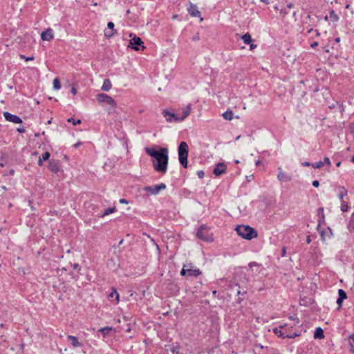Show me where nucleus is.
Wrapping results in <instances>:
<instances>
[{"instance_id":"2","label":"nucleus","mask_w":354,"mask_h":354,"mask_svg":"<svg viewBox=\"0 0 354 354\" xmlns=\"http://www.w3.org/2000/svg\"><path fill=\"white\" fill-rule=\"evenodd\" d=\"M190 112H191V106L188 105L184 109L183 113L179 116L176 115L175 113H171L167 110H164L162 111V114L167 122H181V121L184 120L189 115Z\"/></svg>"},{"instance_id":"42","label":"nucleus","mask_w":354,"mask_h":354,"mask_svg":"<svg viewBox=\"0 0 354 354\" xmlns=\"http://www.w3.org/2000/svg\"><path fill=\"white\" fill-rule=\"evenodd\" d=\"M324 162L326 165H330V161L328 157L324 158Z\"/></svg>"},{"instance_id":"48","label":"nucleus","mask_w":354,"mask_h":354,"mask_svg":"<svg viewBox=\"0 0 354 354\" xmlns=\"http://www.w3.org/2000/svg\"><path fill=\"white\" fill-rule=\"evenodd\" d=\"M335 41L336 42H339L340 41V38L339 37H337L335 39Z\"/></svg>"},{"instance_id":"32","label":"nucleus","mask_w":354,"mask_h":354,"mask_svg":"<svg viewBox=\"0 0 354 354\" xmlns=\"http://www.w3.org/2000/svg\"><path fill=\"white\" fill-rule=\"evenodd\" d=\"M203 229H204V228H203V227H201L198 230V232H197V236H198L200 239H205V240H206V238H205L204 236H203V233H202V232H203Z\"/></svg>"},{"instance_id":"36","label":"nucleus","mask_w":354,"mask_h":354,"mask_svg":"<svg viewBox=\"0 0 354 354\" xmlns=\"http://www.w3.org/2000/svg\"><path fill=\"white\" fill-rule=\"evenodd\" d=\"M281 328L283 329V330H286L288 333H290V328H288L286 324L281 325Z\"/></svg>"},{"instance_id":"18","label":"nucleus","mask_w":354,"mask_h":354,"mask_svg":"<svg viewBox=\"0 0 354 354\" xmlns=\"http://www.w3.org/2000/svg\"><path fill=\"white\" fill-rule=\"evenodd\" d=\"M110 298L115 299V304H118L120 302V295L115 288H111V292L109 295Z\"/></svg>"},{"instance_id":"54","label":"nucleus","mask_w":354,"mask_h":354,"mask_svg":"<svg viewBox=\"0 0 354 354\" xmlns=\"http://www.w3.org/2000/svg\"><path fill=\"white\" fill-rule=\"evenodd\" d=\"M259 162H260V161H259V160H258V161L256 162V165H259Z\"/></svg>"},{"instance_id":"56","label":"nucleus","mask_w":354,"mask_h":354,"mask_svg":"<svg viewBox=\"0 0 354 354\" xmlns=\"http://www.w3.org/2000/svg\"><path fill=\"white\" fill-rule=\"evenodd\" d=\"M48 124L51 123V120H48Z\"/></svg>"},{"instance_id":"23","label":"nucleus","mask_w":354,"mask_h":354,"mask_svg":"<svg viewBox=\"0 0 354 354\" xmlns=\"http://www.w3.org/2000/svg\"><path fill=\"white\" fill-rule=\"evenodd\" d=\"M242 39L245 44H251L252 41V37L249 32L245 33L242 36Z\"/></svg>"},{"instance_id":"33","label":"nucleus","mask_w":354,"mask_h":354,"mask_svg":"<svg viewBox=\"0 0 354 354\" xmlns=\"http://www.w3.org/2000/svg\"><path fill=\"white\" fill-rule=\"evenodd\" d=\"M323 165H324L323 162L319 161V162H316L315 165H313V167L315 169H317V168L322 167Z\"/></svg>"},{"instance_id":"30","label":"nucleus","mask_w":354,"mask_h":354,"mask_svg":"<svg viewBox=\"0 0 354 354\" xmlns=\"http://www.w3.org/2000/svg\"><path fill=\"white\" fill-rule=\"evenodd\" d=\"M348 203L345 201H342L341 210L342 212H346V211H348Z\"/></svg>"},{"instance_id":"13","label":"nucleus","mask_w":354,"mask_h":354,"mask_svg":"<svg viewBox=\"0 0 354 354\" xmlns=\"http://www.w3.org/2000/svg\"><path fill=\"white\" fill-rule=\"evenodd\" d=\"M226 171V165L223 162H219L216 165L215 168L214 169L213 173L218 176L221 174H224Z\"/></svg>"},{"instance_id":"5","label":"nucleus","mask_w":354,"mask_h":354,"mask_svg":"<svg viewBox=\"0 0 354 354\" xmlns=\"http://www.w3.org/2000/svg\"><path fill=\"white\" fill-rule=\"evenodd\" d=\"M129 37L131 39L129 41V47H130L131 48H132L136 51L140 50V47L142 48V50L145 49L144 43L140 37H138L136 35H133L132 33H131L129 35Z\"/></svg>"},{"instance_id":"49","label":"nucleus","mask_w":354,"mask_h":354,"mask_svg":"<svg viewBox=\"0 0 354 354\" xmlns=\"http://www.w3.org/2000/svg\"><path fill=\"white\" fill-rule=\"evenodd\" d=\"M78 266H78V264H75V265L73 266V268H74L75 269H77V268H78Z\"/></svg>"},{"instance_id":"16","label":"nucleus","mask_w":354,"mask_h":354,"mask_svg":"<svg viewBox=\"0 0 354 354\" xmlns=\"http://www.w3.org/2000/svg\"><path fill=\"white\" fill-rule=\"evenodd\" d=\"M186 268L189 277H198L201 274V272L198 268H192L191 266H186Z\"/></svg>"},{"instance_id":"40","label":"nucleus","mask_w":354,"mask_h":354,"mask_svg":"<svg viewBox=\"0 0 354 354\" xmlns=\"http://www.w3.org/2000/svg\"><path fill=\"white\" fill-rule=\"evenodd\" d=\"M71 93H73V95H75L76 93H77V89L75 86H72L71 88Z\"/></svg>"},{"instance_id":"29","label":"nucleus","mask_w":354,"mask_h":354,"mask_svg":"<svg viewBox=\"0 0 354 354\" xmlns=\"http://www.w3.org/2000/svg\"><path fill=\"white\" fill-rule=\"evenodd\" d=\"M347 194H348L347 190L346 189H344V187H342L341 189V192L339 194V198L341 200H342L343 198L347 195Z\"/></svg>"},{"instance_id":"19","label":"nucleus","mask_w":354,"mask_h":354,"mask_svg":"<svg viewBox=\"0 0 354 354\" xmlns=\"http://www.w3.org/2000/svg\"><path fill=\"white\" fill-rule=\"evenodd\" d=\"M222 116L223 117L224 119L227 120H232V119L234 118V113L232 110L230 109H228L226 111H225L223 114H222ZM235 118H239V116H236Z\"/></svg>"},{"instance_id":"1","label":"nucleus","mask_w":354,"mask_h":354,"mask_svg":"<svg viewBox=\"0 0 354 354\" xmlns=\"http://www.w3.org/2000/svg\"><path fill=\"white\" fill-rule=\"evenodd\" d=\"M146 152L152 158V163L154 169L161 174H165L167 171L169 162V151L167 148H160L156 150L153 147H147Z\"/></svg>"},{"instance_id":"38","label":"nucleus","mask_w":354,"mask_h":354,"mask_svg":"<svg viewBox=\"0 0 354 354\" xmlns=\"http://www.w3.org/2000/svg\"><path fill=\"white\" fill-rule=\"evenodd\" d=\"M197 174L200 178H203L204 177V172L203 171H198Z\"/></svg>"},{"instance_id":"31","label":"nucleus","mask_w":354,"mask_h":354,"mask_svg":"<svg viewBox=\"0 0 354 354\" xmlns=\"http://www.w3.org/2000/svg\"><path fill=\"white\" fill-rule=\"evenodd\" d=\"M67 121L68 122H72L73 125H76V124H81V120H75L73 118H70L67 120Z\"/></svg>"},{"instance_id":"25","label":"nucleus","mask_w":354,"mask_h":354,"mask_svg":"<svg viewBox=\"0 0 354 354\" xmlns=\"http://www.w3.org/2000/svg\"><path fill=\"white\" fill-rule=\"evenodd\" d=\"M68 339L71 340L72 344L75 347H77L80 346V343L78 342V339L76 337L73 335H69Z\"/></svg>"},{"instance_id":"9","label":"nucleus","mask_w":354,"mask_h":354,"mask_svg":"<svg viewBox=\"0 0 354 354\" xmlns=\"http://www.w3.org/2000/svg\"><path fill=\"white\" fill-rule=\"evenodd\" d=\"M3 116L6 118L7 121H9L10 122L15 123V124H21L22 123L21 119L14 114H12L9 112H4Z\"/></svg>"},{"instance_id":"27","label":"nucleus","mask_w":354,"mask_h":354,"mask_svg":"<svg viewBox=\"0 0 354 354\" xmlns=\"http://www.w3.org/2000/svg\"><path fill=\"white\" fill-rule=\"evenodd\" d=\"M330 18L333 21H337L338 19H339V17L337 16V15L335 12L334 10H330Z\"/></svg>"},{"instance_id":"7","label":"nucleus","mask_w":354,"mask_h":354,"mask_svg":"<svg viewBox=\"0 0 354 354\" xmlns=\"http://www.w3.org/2000/svg\"><path fill=\"white\" fill-rule=\"evenodd\" d=\"M273 332L279 337L285 338H294L298 335L295 333H288L286 330H283V329L281 328V326L279 327H276L273 329Z\"/></svg>"},{"instance_id":"12","label":"nucleus","mask_w":354,"mask_h":354,"mask_svg":"<svg viewBox=\"0 0 354 354\" xmlns=\"http://www.w3.org/2000/svg\"><path fill=\"white\" fill-rule=\"evenodd\" d=\"M48 169L52 172L57 174L60 171V162L58 160H50L48 165Z\"/></svg>"},{"instance_id":"35","label":"nucleus","mask_w":354,"mask_h":354,"mask_svg":"<svg viewBox=\"0 0 354 354\" xmlns=\"http://www.w3.org/2000/svg\"><path fill=\"white\" fill-rule=\"evenodd\" d=\"M187 274V268H186V266H184L181 270V272H180V275L181 276H185Z\"/></svg>"},{"instance_id":"11","label":"nucleus","mask_w":354,"mask_h":354,"mask_svg":"<svg viewBox=\"0 0 354 354\" xmlns=\"http://www.w3.org/2000/svg\"><path fill=\"white\" fill-rule=\"evenodd\" d=\"M54 37V32L52 28H47L41 34V38L43 41H50Z\"/></svg>"},{"instance_id":"14","label":"nucleus","mask_w":354,"mask_h":354,"mask_svg":"<svg viewBox=\"0 0 354 354\" xmlns=\"http://www.w3.org/2000/svg\"><path fill=\"white\" fill-rule=\"evenodd\" d=\"M165 188L166 185L164 183H160L156 185L154 187H147L146 190L150 192L151 194L155 195L158 194L160 190L165 189Z\"/></svg>"},{"instance_id":"17","label":"nucleus","mask_w":354,"mask_h":354,"mask_svg":"<svg viewBox=\"0 0 354 354\" xmlns=\"http://www.w3.org/2000/svg\"><path fill=\"white\" fill-rule=\"evenodd\" d=\"M277 178L280 180V181H288L291 179L290 176L287 175L286 174H285L281 168H279V173H278V175H277Z\"/></svg>"},{"instance_id":"6","label":"nucleus","mask_w":354,"mask_h":354,"mask_svg":"<svg viewBox=\"0 0 354 354\" xmlns=\"http://www.w3.org/2000/svg\"><path fill=\"white\" fill-rule=\"evenodd\" d=\"M96 98L100 103L106 104L113 108H115L116 106L115 101L108 95L100 93L96 95Z\"/></svg>"},{"instance_id":"21","label":"nucleus","mask_w":354,"mask_h":354,"mask_svg":"<svg viewBox=\"0 0 354 354\" xmlns=\"http://www.w3.org/2000/svg\"><path fill=\"white\" fill-rule=\"evenodd\" d=\"M313 337L315 339H324V334L323 329L321 327H317L315 329Z\"/></svg>"},{"instance_id":"57","label":"nucleus","mask_w":354,"mask_h":354,"mask_svg":"<svg viewBox=\"0 0 354 354\" xmlns=\"http://www.w3.org/2000/svg\"><path fill=\"white\" fill-rule=\"evenodd\" d=\"M156 248L158 250H159V246L158 245H156Z\"/></svg>"},{"instance_id":"37","label":"nucleus","mask_w":354,"mask_h":354,"mask_svg":"<svg viewBox=\"0 0 354 354\" xmlns=\"http://www.w3.org/2000/svg\"><path fill=\"white\" fill-rule=\"evenodd\" d=\"M350 337L353 339V344L351 345V347H352L351 351L354 353V334L351 335Z\"/></svg>"},{"instance_id":"39","label":"nucleus","mask_w":354,"mask_h":354,"mask_svg":"<svg viewBox=\"0 0 354 354\" xmlns=\"http://www.w3.org/2000/svg\"><path fill=\"white\" fill-rule=\"evenodd\" d=\"M120 203H122V204H128L129 203V201H127L126 199L124 198H121L120 199Z\"/></svg>"},{"instance_id":"10","label":"nucleus","mask_w":354,"mask_h":354,"mask_svg":"<svg viewBox=\"0 0 354 354\" xmlns=\"http://www.w3.org/2000/svg\"><path fill=\"white\" fill-rule=\"evenodd\" d=\"M114 26H115L114 24L111 21H110L107 24V27L109 29V30L104 31V35L106 38H108V39L111 38L113 36H114L116 34L117 31L114 28Z\"/></svg>"},{"instance_id":"28","label":"nucleus","mask_w":354,"mask_h":354,"mask_svg":"<svg viewBox=\"0 0 354 354\" xmlns=\"http://www.w3.org/2000/svg\"><path fill=\"white\" fill-rule=\"evenodd\" d=\"M115 211V207H110V208H108L106 209L104 212L103 213V214L102 215V216H105L106 215H109L113 212H114Z\"/></svg>"},{"instance_id":"24","label":"nucleus","mask_w":354,"mask_h":354,"mask_svg":"<svg viewBox=\"0 0 354 354\" xmlns=\"http://www.w3.org/2000/svg\"><path fill=\"white\" fill-rule=\"evenodd\" d=\"M50 158V153L49 152H45L43 155H42V157H40L39 158V160H38V165L39 166H41L43 163L44 161H46L47 160H48Z\"/></svg>"},{"instance_id":"50","label":"nucleus","mask_w":354,"mask_h":354,"mask_svg":"<svg viewBox=\"0 0 354 354\" xmlns=\"http://www.w3.org/2000/svg\"><path fill=\"white\" fill-rule=\"evenodd\" d=\"M306 242H307L308 243H309L310 242V237H308V239H307V240H306Z\"/></svg>"},{"instance_id":"41","label":"nucleus","mask_w":354,"mask_h":354,"mask_svg":"<svg viewBox=\"0 0 354 354\" xmlns=\"http://www.w3.org/2000/svg\"><path fill=\"white\" fill-rule=\"evenodd\" d=\"M313 185L315 187H318L319 185V183L318 180H314L313 182Z\"/></svg>"},{"instance_id":"3","label":"nucleus","mask_w":354,"mask_h":354,"mask_svg":"<svg viewBox=\"0 0 354 354\" xmlns=\"http://www.w3.org/2000/svg\"><path fill=\"white\" fill-rule=\"evenodd\" d=\"M237 234L242 238L251 240L257 237V232L252 227L247 225H239L236 227Z\"/></svg>"},{"instance_id":"20","label":"nucleus","mask_w":354,"mask_h":354,"mask_svg":"<svg viewBox=\"0 0 354 354\" xmlns=\"http://www.w3.org/2000/svg\"><path fill=\"white\" fill-rule=\"evenodd\" d=\"M99 331L102 332L103 337H105L110 333V332L113 331L115 333V332H116V330H115V328H114L113 327L105 326V327L101 328L99 330Z\"/></svg>"},{"instance_id":"52","label":"nucleus","mask_w":354,"mask_h":354,"mask_svg":"<svg viewBox=\"0 0 354 354\" xmlns=\"http://www.w3.org/2000/svg\"><path fill=\"white\" fill-rule=\"evenodd\" d=\"M349 7H350L349 4H346V6H345V8H346V9L349 8Z\"/></svg>"},{"instance_id":"4","label":"nucleus","mask_w":354,"mask_h":354,"mask_svg":"<svg viewBox=\"0 0 354 354\" xmlns=\"http://www.w3.org/2000/svg\"><path fill=\"white\" fill-rule=\"evenodd\" d=\"M188 151L189 147L187 144L185 142H181L178 147V159L184 168L187 167Z\"/></svg>"},{"instance_id":"46","label":"nucleus","mask_w":354,"mask_h":354,"mask_svg":"<svg viewBox=\"0 0 354 354\" xmlns=\"http://www.w3.org/2000/svg\"><path fill=\"white\" fill-rule=\"evenodd\" d=\"M317 46V41H315V42H314V43H313V44H311V47H312V48H315V46Z\"/></svg>"},{"instance_id":"43","label":"nucleus","mask_w":354,"mask_h":354,"mask_svg":"<svg viewBox=\"0 0 354 354\" xmlns=\"http://www.w3.org/2000/svg\"><path fill=\"white\" fill-rule=\"evenodd\" d=\"M246 178L248 181H252L254 179V175L246 176Z\"/></svg>"},{"instance_id":"47","label":"nucleus","mask_w":354,"mask_h":354,"mask_svg":"<svg viewBox=\"0 0 354 354\" xmlns=\"http://www.w3.org/2000/svg\"><path fill=\"white\" fill-rule=\"evenodd\" d=\"M302 165H303V166H309V165H310V162H303V163H302Z\"/></svg>"},{"instance_id":"34","label":"nucleus","mask_w":354,"mask_h":354,"mask_svg":"<svg viewBox=\"0 0 354 354\" xmlns=\"http://www.w3.org/2000/svg\"><path fill=\"white\" fill-rule=\"evenodd\" d=\"M20 57L25 59L26 61H32L34 59V57L33 56H31V57H25L24 55H20Z\"/></svg>"},{"instance_id":"44","label":"nucleus","mask_w":354,"mask_h":354,"mask_svg":"<svg viewBox=\"0 0 354 354\" xmlns=\"http://www.w3.org/2000/svg\"><path fill=\"white\" fill-rule=\"evenodd\" d=\"M249 45H250V50H253L257 47V46L255 44H254L252 41L251 44H249Z\"/></svg>"},{"instance_id":"8","label":"nucleus","mask_w":354,"mask_h":354,"mask_svg":"<svg viewBox=\"0 0 354 354\" xmlns=\"http://www.w3.org/2000/svg\"><path fill=\"white\" fill-rule=\"evenodd\" d=\"M187 11L192 17H200V21H202L203 18L201 17V12L198 10V7L196 4L192 2L189 3Z\"/></svg>"},{"instance_id":"22","label":"nucleus","mask_w":354,"mask_h":354,"mask_svg":"<svg viewBox=\"0 0 354 354\" xmlns=\"http://www.w3.org/2000/svg\"><path fill=\"white\" fill-rule=\"evenodd\" d=\"M101 88L104 91H110V89L111 88V81L109 79L104 80Z\"/></svg>"},{"instance_id":"15","label":"nucleus","mask_w":354,"mask_h":354,"mask_svg":"<svg viewBox=\"0 0 354 354\" xmlns=\"http://www.w3.org/2000/svg\"><path fill=\"white\" fill-rule=\"evenodd\" d=\"M338 295L339 297L337 299V304L338 305V309H340L342 306L343 301L346 299L347 296L345 291L342 289L338 290Z\"/></svg>"},{"instance_id":"45","label":"nucleus","mask_w":354,"mask_h":354,"mask_svg":"<svg viewBox=\"0 0 354 354\" xmlns=\"http://www.w3.org/2000/svg\"><path fill=\"white\" fill-rule=\"evenodd\" d=\"M17 131L19 133H24L25 131V129L24 127L17 128Z\"/></svg>"},{"instance_id":"53","label":"nucleus","mask_w":354,"mask_h":354,"mask_svg":"<svg viewBox=\"0 0 354 354\" xmlns=\"http://www.w3.org/2000/svg\"><path fill=\"white\" fill-rule=\"evenodd\" d=\"M351 161L354 162V155L352 156Z\"/></svg>"},{"instance_id":"26","label":"nucleus","mask_w":354,"mask_h":354,"mask_svg":"<svg viewBox=\"0 0 354 354\" xmlns=\"http://www.w3.org/2000/svg\"><path fill=\"white\" fill-rule=\"evenodd\" d=\"M53 88L55 90H59L60 88H61V84H60V82L59 80V79L57 77L55 78L53 80Z\"/></svg>"},{"instance_id":"55","label":"nucleus","mask_w":354,"mask_h":354,"mask_svg":"<svg viewBox=\"0 0 354 354\" xmlns=\"http://www.w3.org/2000/svg\"><path fill=\"white\" fill-rule=\"evenodd\" d=\"M176 17H177V15H174V16L173 17V19H176Z\"/></svg>"},{"instance_id":"51","label":"nucleus","mask_w":354,"mask_h":354,"mask_svg":"<svg viewBox=\"0 0 354 354\" xmlns=\"http://www.w3.org/2000/svg\"><path fill=\"white\" fill-rule=\"evenodd\" d=\"M340 165H341V162H338L336 164L337 167H339V166H340Z\"/></svg>"}]
</instances>
